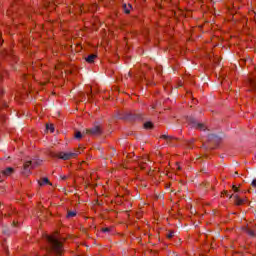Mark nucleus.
<instances>
[{"label": "nucleus", "instance_id": "f257e3e1", "mask_svg": "<svg viewBox=\"0 0 256 256\" xmlns=\"http://www.w3.org/2000/svg\"><path fill=\"white\" fill-rule=\"evenodd\" d=\"M47 241H48V247H47L48 253H53L56 256L63 255V243H61L59 240H57L53 236H48Z\"/></svg>", "mask_w": 256, "mask_h": 256}, {"label": "nucleus", "instance_id": "f03ea898", "mask_svg": "<svg viewBox=\"0 0 256 256\" xmlns=\"http://www.w3.org/2000/svg\"><path fill=\"white\" fill-rule=\"evenodd\" d=\"M50 157L52 159H61L62 161H69L71 159H76V157H79L81 155V152L75 151V152H50Z\"/></svg>", "mask_w": 256, "mask_h": 256}, {"label": "nucleus", "instance_id": "7ed1b4c3", "mask_svg": "<svg viewBox=\"0 0 256 256\" xmlns=\"http://www.w3.org/2000/svg\"><path fill=\"white\" fill-rule=\"evenodd\" d=\"M15 173V169L13 167H8L0 172V183H3L7 177H11Z\"/></svg>", "mask_w": 256, "mask_h": 256}, {"label": "nucleus", "instance_id": "20e7f679", "mask_svg": "<svg viewBox=\"0 0 256 256\" xmlns=\"http://www.w3.org/2000/svg\"><path fill=\"white\" fill-rule=\"evenodd\" d=\"M190 125L193 129H198V131H207V125L199 123L197 120H191Z\"/></svg>", "mask_w": 256, "mask_h": 256}, {"label": "nucleus", "instance_id": "39448f33", "mask_svg": "<svg viewBox=\"0 0 256 256\" xmlns=\"http://www.w3.org/2000/svg\"><path fill=\"white\" fill-rule=\"evenodd\" d=\"M87 135H101V126H94L86 130Z\"/></svg>", "mask_w": 256, "mask_h": 256}, {"label": "nucleus", "instance_id": "423d86ee", "mask_svg": "<svg viewBox=\"0 0 256 256\" xmlns=\"http://www.w3.org/2000/svg\"><path fill=\"white\" fill-rule=\"evenodd\" d=\"M23 173L24 175H29L31 173V169H33V162L32 161H27L23 165Z\"/></svg>", "mask_w": 256, "mask_h": 256}, {"label": "nucleus", "instance_id": "0eeeda50", "mask_svg": "<svg viewBox=\"0 0 256 256\" xmlns=\"http://www.w3.org/2000/svg\"><path fill=\"white\" fill-rule=\"evenodd\" d=\"M248 87L250 88L249 91L256 93V80L254 78L248 79Z\"/></svg>", "mask_w": 256, "mask_h": 256}, {"label": "nucleus", "instance_id": "6e6552de", "mask_svg": "<svg viewBox=\"0 0 256 256\" xmlns=\"http://www.w3.org/2000/svg\"><path fill=\"white\" fill-rule=\"evenodd\" d=\"M245 203H247V198H239L238 195L235 196V205L239 207L241 205H245Z\"/></svg>", "mask_w": 256, "mask_h": 256}, {"label": "nucleus", "instance_id": "1a4fd4ad", "mask_svg": "<svg viewBox=\"0 0 256 256\" xmlns=\"http://www.w3.org/2000/svg\"><path fill=\"white\" fill-rule=\"evenodd\" d=\"M147 161H149V158L145 157L139 160V167L143 171L144 169H147Z\"/></svg>", "mask_w": 256, "mask_h": 256}, {"label": "nucleus", "instance_id": "9d476101", "mask_svg": "<svg viewBox=\"0 0 256 256\" xmlns=\"http://www.w3.org/2000/svg\"><path fill=\"white\" fill-rule=\"evenodd\" d=\"M95 59H97V54H90L85 58L86 63H95Z\"/></svg>", "mask_w": 256, "mask_h": 256}, {"label": "nucleus", "instance_id": "9b49d317", "mask_svg": "<svg viewBox=\"0 0 256 256\" xmlns=\"http://www.w3.org/2000/svg\"><path fill=\"white\" fill-rule=\"evenodd\" d=\"M49 79H51V75L49 72L44 73V81L40 82V85H47L49 83Z\"/></svg>", "mask_w": 256, "mask_h": 256}, {"label": "nucleus", "instance_id": "f8f14e48", "mask_svg": "<svg viewBox=\"0 0 256 256\" xmlns=\"http://www.w3.org/2000/svg\"><path fill=\"white\" fill-rule=\"evenodd\" d=\"M123 9L124 13H126V15H129V13H131V9H133V6H131V4H123Z\"/></svg>", "mask_w": 256, "mask_h": 256}, {"label": "nucleus", "instance_id": "ddd939ff", "mask_svg": "<svg viewBox=\"0 0 256 256\" xmlns=\"http://www.w3.org/2000/svg\"><path fill=\"white\" fill-rule=\"evenodd\" d=\"M38 183H39L40 186H43V185H53L49 181V178H42L40 181H38Z\"/></svg>", "mask_w": 256, "mask_h": 256}, {"label": "nucleus", "instance_id": "4468645a", "mask_svg": "<svg viewBox=\"0 0 256 256\" xmlns=\"http://www.w3.org/2000/svg\"><path fill=\"white\" fill-rule=\"evenodd\" d=\"M160 139H164L165 141L169 142V141H173V139H175V137L164 134V135L160 136Z\"/></svg>", "mask_w": 256, "mask_h": 256}, {"label": "nucleus", "instance_id": "2eb2a0df", "mask_svg": "<svg viewBox=\"0 0 256 256\" xmlns=\"http://www.w3.org/2000/svg\"><path fill=\"white\" fill-rule=\"evenodd\" d=\"M66 217L67 219H71L72 217H77V211H68Z\"/></svg>", "mask_w": 256, "mask_h": 256}, {"label": "nucleus", "instance_id": "dca6fc26", "mask_svg": "<svg viewBox=\"0 0 256 256\" xmlns=\"http://www.w3.org/2000/svg\"><path fill=\"white\" fill-rule=\"evenodd\" d=\"M98 5L96 3L92 4L89 8L88 11H91L92 13H95V11H97L98 9Z\"/></svg>", "mask_w": 256, "mask_h": 256}, {"label": "nucleus", "instance_id": "f3484780", "mask_svg": "<svg viewBox=\"0 0 256 256\" xmlns=\"http://www.w3.org/2000/svg\"><path fill=\"white\" fill-rule=\"evenodd\" d=\"M175 237V231L169 230L168 233L166 234L167 239H173Z\"/></svg>", "mask_w": 256, "mask_h": 256}, {"label": "nucleus", "instance_id": "a211bd4d", "mask_svg": "<svg viewBox=\"0 0 256 256\" xmlns=\"http://www.w3.org/2000/svg\"><path fill=\"white\" fill-rule=\"evenodd\" d=\"M46 129L51 131V133L55 132V126H53V124H46Z\"/></svg>", "mask_w": 256, "mask_h": 256}, {"label": "nucleus", "instance_id": "6ab92c4d", "mask_svg": "<svg viewBox=\"0 0 256 256\" xmlns=\"http://www.w3.org/2000/svg\"><path fill=\"white\" fill-rule=\"evenodd\" d=\"M144 129H153V122L144 123Z\"/></svg>", "mask_w": 256, "mask_h": 256}, {"label": "nucleus", "instance_id": "aec40b11", "mask_svg": "<svg viewBox=\"0 0 256 256\" xmlns=\"http://www.w3.org/2000/svg\"><path fill=\"white\" fill-rule=\"evenodd\" d=\"M112 230L113 228L111 227L101 228L102 233H111Z\"/></svg>", "mask_w": 256, "mask_h": 256}, {"label": "nucleus", "instance_id": "412c9836", "mask_svg": "<svg viewBox=\"0 0 256 256\" xmlns=\"http://www.w3.org/2000/svg\"><path fill=\"white\" fill-rule=\"evenodd\" d=\"M83 137V134H81L80 131L75 133V139H81Z\"/></svg>", "mask_w": 256, "mask_h": 256}, {"label": "nucleus", "instance_id": "4be33fe9", "mask_svg": "<svg viewBox=\"0 0 256 256\" xmlns=\"http://www.w3.org/2000/svg\"><path fill=\"white\" fill-rule=\"evenodd\" d=\"M247 234L250 235V237H255V231L254 230H247Z\"/></svg>", "mask_w": 256, "mask_h": 256}, {"label": "nucleus", "instance_id": "5701e85b", "mask_svg": "<svg viewBox=\"0 0 256 256\" xmlns=\"http://www.w3.org/2000/svg\"><path fill=\"white\" fill-rule=\"evenodd\" d=\"M60 179H62V181H67V179H69V176L62 175V176H60Z\"/></svg>", "mask_w": 256, "mask_h": 256}, {"label": "nucleus", "instance_id": "b1692460", "mask_svg": "<svg viewBox=\"0 0 256 256\" xmlns=\"http://www.w3.org/2000/svg\"><path fill=\"white\" fill-rule=\"evenodd\" d=\"M234 193H239V188L235 185L232 186Z\"/></svg>", "mask_w": 256, "mask_h": 256}, {"label": "nucleus", "instance_id": "393cba45", "mask_svg": "<svg viewBox=\"0 0 256 256\" xmlns=\"http://www.w3.org/2000/svg\"><path fill=\"white\" fill-rule=\"evenodd\" d=\"M251 186L254 187V188H256V178H255L254 180H252Z\"/></svg>", "mask_w": 256, "mask_h": 256}, {"label": "nucleus", "instance_id": "a878e982", "mask_svg": "<svg viewBox=\"0 0 256 256\" xmlns=\"http://www.w3.org/2000/svg\"><path fill=\"white\" fill-rule=\"evenodd\" d=\"M80 11H81V13H85V6L84 5L80 6Z\"/></svg>", "mask_w": 256, "mask_h": 256}, {"label": "nucleus", "instance_id": "bb28decb", "mask_svg": "<svg viewBox=\"0 0 256 256\" xmlns=\"http://www.w3.org/2000/svg\"><path fill=\"white\" fill-rule=\"evenodd\" d=\"M2 45H3V40H2V38L0 36V46H2Z\"/></svg>", "mask_w": 256, "mask_h": 256}, {"label": "nucleus", "instance_id": "cd10ccee", "mask_svg": "<svg viewBox=\"0 0 256 256\" xmlns=\"http://www.w3.org/2000/svg\"><path fill=\"white\" fill-rule=\"evenodd\" d=\"M224 195H226L227 197H229V194L227 191H224Z\"/></svg>", "mask_w": 256, "mask_h": 256}, {"label": "nucleus", "instance_id": "c85d7f7f", "mask_svg": "<svg viewBox=\"0 0 256 256\" xmlns=\"http://www.w3.org/2000/svg\"><path fill=\"white\" fill-rule=\"evenodd\" d=\"M13 226H14V227H17V223H15V221L13 222Z\"/></svg>", "mask_w": 256, "mask_h": 256}, {"label": "nucleus", "instance_id": "c756f323", "mask_svg": "<svg viewBox=\"0 0 256 256\" xmlns=\"http://www.w3.org/2000/svg\"><path fill=\"white\" fill-rule=\"evenodd\" d=\"M235 175H239V172L236 171V172H235Z\"/></svg>", "mask_w": 256, "mask_h": 256}, {"label": "nucleus", "instance_id": "7c9ffc66", "mask_svg": "<svg viewBox=\"0 0 256 256\" xmlns=\"http://www.w3.org/2000/svg\"><path fill=\"white\" fill-rule=\"evenodd\" d=\"M178 170H181V167H178Z\"/></svg>", "mask_w": 256, "mask_h": 256}, {"label": "nucleus", "instance_id": "2f4dec72", "mask_svg": "<svg viewBox=\"0 0 256 256\" xmlns=\"http://www.w3.org/2000/svg\"><path fill=\"white\" fill-rule=\"evenodd\" d=\"M229 197H230V199H231V197H233V195H230Z\"/></svg>", "mask_w": 256, "mask_h": 256}, {"label": "nucleus", "instance_id": "473e14b6", "mask_svg": "<svg viewBox=\"0 0 256 256\" xmlns=\"http://www.w3.org/2000/svg\"><path fill=\"white\" fill-rule=\"evenodd\" d=\"M4 107H7V104H5Z\"/></svg>", "mask_w": 256, "mask_h": 256}]
</instances>
